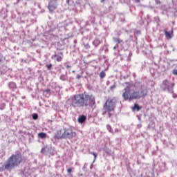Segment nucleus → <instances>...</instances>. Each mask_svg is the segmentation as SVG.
I'll return each mask as SVG.
<instances>
[{
    "label": "nucleus",
    "instance_id": "obj_1",
    "mask_svg": "<svg viewBox=\"0 0 177 177\" xmlns=\"http://www.w3.org/2000/svg\"><path fill=\"white\" fill-rule=\"evenodd\" d=\"M95 97L92 94L82 93L75 94L67 100L66 104L72 109H81L95 104Z\"/></svg>",
    "mask_w": 177,
    "mask_h": 177
},
{
    "label": "nucleus",
    "instance_id": "obj_2",
    "mask_svg": "<svg viewBox=\"0 0 177 177\" xmlns=\"http://www.w3.org/2000/svg\"><path fill=\"white\" fill-rule=\"evenodd\" d=\"M21 162H23V156H21V154H12L8 158L4 165V168L6 169H12V168H15V167L20 165Z\"/></svg>",
    "mask_w": 177,
    "mask_h": 177
},
{
    "label": "nucleus",
    "instance_id": "obj_3",
    "mask_svg": "<svg viewBox=\"0 0 177 177\" xmlns=\"http://www.w3.org/2000/svg\"><path fill=\"white\" fill-rule=\"evenodd\" d=\"M124 92L122 93V97L124 100H129L131 102V100H138L140 99V96L139 95V91H136L134 89H131L128 87L124 89Z\"/></svg>",
    "mask_w": 177,
    "mask_h": 177
},
{
    "label": "nucleus",
    "instance_id": "obj_4",
    "mask_svg": "<svg viewBox=\"0 0 177 177\" xmlns=\"http://www.w3.org/2000/svg\"><path fill=\"white\" fill-rule=\"evenodd\" d=\"M117 103V100L113 98H108L103 105L104 114L108 113L109 117H111V112L115 110V106Z\"/></svg>",
    "mask_w": 177,
    "mask_h": 177
},
{
    "label": "nucleus",
    "instance_id": "obj_5",
    "mask_svg": "<svg viewBox=\"0 0 177 177\" xmlns=\"http://www.w3.org/2000/svg\"><path fill=\"white\" fill-rule=\"evenodd\" d=\"M174 86L175 84L173 82H169L166 79L162 82L161 88L162 91H168L169 92H171L172 91V89H174Z\"/></svg>",
    "mask_w": 177,
    "mask_h": 177
},
{
    "label": "nucleus",
    "instance_id": "obj_6",
    "mask_svg": "<svg viewBox=\"0 0 177 177\" xmlns=\"http://www.w3.org/2000/svg\"><path fill=\"white\" fill-rule=\"evenodd\" d=\"M77 136V133L73 131L71 128L64 129V139H73Z\"/></svg>",
    "mask_w": 177,
    "mask_h": 177
},
{
    "label": "nucleus",
    "instance_id": "obj_7",
    "mask_svg": "<svg viewBox=\"0 0 177 177\" xmlns=\"http://www.w3.org/2000/svg\"><path fill=\"white\" fill-rule=\"evenodd\" d=\"M48 10L52 13L53 11L57 9V5L56 0H50L48 6Z\"/></svg>",
    "mask_w": 177,
    "mask_h": 177
},
{
    "label": "nucleus",
    "instance_id": "obj_8",
    "mask_svg": "<svg viewBox=\"0 0 177 177\" xmlns=\"http://www.w3.org/2000/svg\"><path fill=\"white\" fill-rule=\"evenodd\" d=\"M140 99L141 97H146L147 95V93H149V91H147V88H145V86H141V88L140 91H138Z\"/></svg>",
    "mask_w": 177,
    "mask_h": 177
},
{
    "label": "nucleus",
    "instance_id": "obj_9",
    "mask_svg": "<svg viewBox=\"0 0 177 177\" xmlns=\"http://www.w3.org/2000/svg\"><path fill=\"white\" fill-rule=\"evenodd\" d=\"M64 133H62L61 130H58L55 136V139H64Z\"/></svg>",
    "mask_w": 177,
    "mask_h": 177
},
{
    "label": "nucleus",
    "instance_id": "obj_10",
    "mask_svg": "<svg viewBox=\"0 0 177 177\" xmlns=\"http://www.w3.org/2000/svg\"><path fill=\"white\" fill-rule=\"evenodd\" d=\"M173 34H174V32L172 30L168 32L167 29L165 30V35L167 39H171V38H172Z\"/></svg>",
    "mask_w": 177,
    "mask_h": 177
},
{
    "label": "nucleus",
    "instance_id": "obj_11",
    "mask_svg": "<svg viewBox=\"0 0 177 177\" xmlns=\"http://www.w3.org/2000/svg\"><path fill=\"white\" fill-rule=\"evenodd\" d=\"M37 136L40 139H46V136H48V135L46 134V133L40 132L37 134Z\"/></svg>",
    "mask_w": 177,
    "mask_h": 177
},
{
    "label": "nucleus",
    "instance_id": "obj_12",
    "mask_svg": "<svg viewBox=\"0 0 177 177\" xmlns=\"http://www.w3.org/2000/svg\"><path fill=\"white\" fill-rule=\"evenodd\" d=\"M86 120V116L85 115H82L78 118V122H80V124H84V122H85Z\"/></svg>",
    "mask_w": 177,
    "mask_h": 177
},
{
    "label": "nucleus",
    "instance_id": "obj_13",
    "mask_svg": "<svg viewBox=\"0 0 177 177\" xmlns=\"http://www.w3.org/2000/svg\"><path fill=\"white\" fill-rule=\"evenodd\" d=\"M54 58H55L57 62H62L63 60V57L56 54L52 56V59Z\"/></svg>",
    "mask_w": 177,
    "mask_h": 177
},
{
    "label": "nucleus",
    "instance_id": "obj_14",
    "mask_svg": "<svg viewBox=\"0 0 177 177\" xmlns=\"http://www.w3.org/2000/svg\"><path fill=\"white\" fill-rule=\"evenodd\" d=\"M93 44L95 45V46H99V45L100 44V40L99 39H95L93 41Z\"/></svg>",
    "mask_w": 177,
    "mask_h": 177
},
{
    "label": "nucleus",
    "instance_id": "obj_15",
    "mask_svg": "<svg viewBox=\"0 0 177 177\" xmlns=\"http://www.w3.org/2000/svg\"><path fill=\"white\" fill-rule=\"evenodd\" d=\"M133 110H137V111H139V110H142V107L139 106V104H134Z\"/></svg>",
    "mask_w": 177,
    "mask_h": 177
},
{
    "label": "nucleus",
    "instance_id": "obj_16",
    "mask_svg": "<svg viewBox=\"0 0 177 177\" xmlns=\"http://www.w3.org/2000/svg\"><path fill=\"white\" fill-rule=\"evenodd\" d=\"M104 77H106V73L104 71H102L100 73V77L101 79L104 78Z\"/></svg>",
    "mask_w": 177,
    "mask_h": 177
},
{
    "label": "nucleus",
    "instance_id": "obj_17",
    "mask_svg": "<svg viewBox=\"0 0 177 177\" xmlns=\"http://www.w3.org/2000/svg\"><path fill=\"white\" fill-rule=\"evenodd\" d=\"M113 41H114V42H116L117 45H119V44H121V41H120V39H118L117 37H114Z\"/></svg>",
    "mask_w": 177,
    "mask_h": 177
},
{
    "label": "nucleus",
    "instance_id": "obj_18",
    "mask_svg": "<svg viewBox=\"0 0 177 177\" xmlns=\"http://www.w3.org/2000/svg\"><path fill=\"white\" fill-rule=\"evenodd\" d=\"M9 87L10 88H15L16 87V84L14 82H10L9 83Z\"/></svg>",
    "mask_w": 177,
    "mask_h": 177
},
{
    "label": "nucleus",
    "instance_id": "obj_19",
    "mask_svg": "<svg viewBox=\"0 0 177 177\" xmlns=\"http://www.w3.org/2000/svg\"><path fill=\"white\" fill-rule=\"evenodd\" d=\"M90 154H92V156H94V161L97 158V154L95 152H90Z\"/></svg>",
    "mask_w": 177,
    "mask_h": 177
},
{
    "label": "nucleus",
    "instance_id": "obj_20",
    "mask_svg": "<svg viewBox=\"0 0 177 177\" xmlns=\"http://www.w3.org/2000/svg\"><path fill=\"white\" fill-rule=\"evenodd\" d=\"M32 119L33 120H38V114L35 113L32 115Z\"/></svg>",
    "mask_w": 177,
    "mask_h": 177
},
{
    "label": "nucleus",
    "instance_id": "obj_21",
    "mask_svg": "<svg viewBox=\"0 0 177 177\" xmlns=\"http://www.w3.org/2000/svg\"><path fill=\"white\" fill-rule=\"evenodd\" d=\"M156 5H161V1L160 0H156Z\"/></svg>",
    "mask_w": 177,
    "mask_h": 177
},
{
    "label": "nucleus",
    "instance_id": "obj_22",
    "mask_svg": "<svg viewBox=\"0 0 177 177\" xmlns=\"http://www.w3.org/2000/svg\"><path fill=\"white\" fill-rule=\"evenodd\" d=\"M67 172L68 174H71V172H73V169L71 168H69L67 169Z\"/></svg>",
    "mask_w": 177,
    "mask_h": 177
},
{
    "label": "nucleus",
    "instance_id": "obj_23",
    "mask_svg": "<svg viewBox=\"0 0 177 177\" xmlns=\"http://www.w3.org/2000/svg\"><path fill=\"white\" fill-rule=\"evenodd\" d=\"M173 74H174V75H177V70H176V69H174V70L173 71Z\"/></svg>",
    "mask_w": 177,
    "mask_h": 177
},
{
    "label": "nucleus",
    "instance_id": "obj_24",
    "mask_svg": "<svg viewBox=\"0 0 177 177\" xmlns=\"http://www.w3.org/2000/svg\"><path fill=\"white\" fill-rule=\"evenodd\" d=\"M114 88H115V84H114L113 86H111L110 87V89H111V91H113V89H114Z\"/></svg>",
    "mask_w": 177,
    "mask_h": 177
},
{
    "label": "nucleus",
    "instance_id": "obj_25",
    "mask_svg": "<svg viewBox=\"0 0 177 177\" xmlns=\"http://www.w3.org/2000/svg\"><path fill=\"white\" fill-rule=\"evenodd\" d=\"M47 68H48V70H50V68H52V64H50L48 66H47Z\"/></svg>",
    "mask_w": 177,
    "mask_h": 177
},
{
    "label": "nucleus",
    "instance_id": "obj_26",
    "mask_svg": "<svg viewBox=\"0 0 177 177\" xmlns=\"http://www.w3.org/2000/svg\"><path fill=\"white\" fill-rule=\"evenodd\" d=\"M44 92H46V93H49V92H50V89H46L44 90Z\"/></svg>",
    "mask_w": 177,
    "mask_h": 177
},
{
    "label": "nucleus",
    "instance_id": "obj_27",
    "mask_svg": "<svg viewBox=\"0 0 177 177\" xmlns=\"http://www.w3.org/2000/svg\"><path fill=\"white\" fill-rule=\"evenodd\" d=\"M136 3H140V0H134Z\"/></svg>",
    "mask_w": 177,
    "mask_h": 177
},
{
    "label": "nucleus",
    "instance_id": "obj_28",
    "mask_svg": "<svg viewBox=\"0 0 177 177\" xmlns=\"http://www.w3.org/2000/svg\"><path fill=\"white\" fill-rule=\"evenodd\" d=\"M67 5H70V0H66Z\"/></svg>",
    "mask_w": 177,
    "mask_h": 177
},
{
    "label": "nucleus",
    "instance_id": "obj_29",
    "mask_svg": "<svg viewBox=\"0 0 177 177\" xmlns=\"http://www.w3.org/2000/svg\"><path fill=\"white\" fill-rule=\"evenodd\" d=\"M77 80H80V78H81V75H77Z\"/></svg>",
    "mask_w": 177,
    "mask_h": 177
},
{
    "label": "nucleus",
    "instance_id": "obj_30",
    "mask_svg": "<svg viewBox=\"0 0 177 177\" xmlns=\"http://www.w3.org/2000/svg\"><path fill=\"white\" fill-rule=\"evenodd\" d=\"M71 66H70V65L66 66V68H71Z\"/></svg>",
    "mask_w": 177,
    "mask_h": 177
},
{
    "label": "nucleus",
    "instance_id": "obj_31",
    "mask_svg": "<svg viewBox=\"0 0 177 177\" xmlns=\"http://www.w3.org/2000/svg\"><path fill=\"white\" fill-rule=\"evenodd\" d=\"M104 1H106V0H101V2H104Z\"/></svg>",
    "mask_w": 177,
    "mask_h": 177
},
{
    "label": "nucleus",
    "instance_id": "obj_32",
    "mask_svg": "<svg viewBox=\"0 0 177 177\" xmlns=\"http://www.w3.org/2000/svg\"><path fill=\"white\" fill-rule=\"evenodd\" d=\"M113 49H115V47H114Z\"/></svg>",
    "mask_w": 177,
    "mask_h": 177
}]
</instances>
